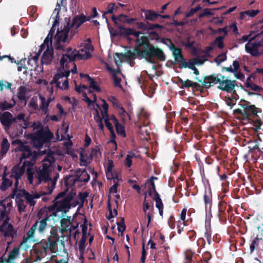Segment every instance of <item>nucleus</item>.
I'll return each mask as SVG.
<instances>
[{"label": "nucleus", "mask_w": 263, "mask_h": 263, "mask_svg": "<svg viewBox=\"0 0 263 263\" xmlns=\"http://www.w3.org/2000/svg\"><path fill=\"white\" fill-rule=\"evenodd\" d=\"M40 99L41 101L40 109H44L45 108H48L49 105V104L51 102V99H49L47 101H46L45 98L42 96H40Z\"/></svg>", "instance_id": "nucleus-47"}, {"label": "nucleus", "mask_w": 263, "mask_h": 263, "mask_svg": "<svg viewBox=\"0 0 263 263\" xmlns=\"http://www.w3.org/2000/svg\"><path fill=\"white\" fill-rule=\"evenodd\" d=\"M227 60L226 53H222L219 54L214 60L215 62L219 65L221 63Z\"/></svg>", "instance_id": "nucleus-51"}, {"label": "nucleus", "mask_w": 263, "mask_h": 263, "mask_svg": "<svg viewBox=\"0 0 263 263\" xmlns=\"http://www.w3.org/2000/svg\"><path fill=\"white\" fill-rule=\"evenodd\" d=\"M233 68L231 66L228 67H222L221 68L222 71H227L232 73H234L238 70L240 67L239 62L237 60H235L233 62Z\"/></svg>", "instance_id": "nucleus-31"}, {"label": "nucleus", "mask_w": 263, "mask_h": 263, "mask_svg": "<svg viewBox=\"0 0 263 263\" xmlns=\"http://www.w3.org/2000/svg\"><path fill=\"white\" fill-rule=\"evenodd\" d=\"M44 208L47 210L49 215H50V217L53 216L52 215L53 213L57 211V205L55 203V201L54 200L53 203L52 205L49 206L48 208H46V207Z\"/></svg>", "instance_id": "nucleus-52"}, {"label": "nucleus", "mask_w": 263, "mask_h": 263, "mask_svg": "<svg viewBox=\"0 0 263 263\" xmlns=\"http://www.w3.org/2000/svg\"><path fill=\"white\" fill-rule=\"evenodd\" d=\"M260 12L259 10H248L240 12V18L243 20L245 18V15H248L251 17H255Z\"/></svg>", "instance_id": "nucleus-35"}, {"label": "nucleus", "mask_w": 263, "mask_h": 263, "mask_svg": "<svg viewBox=\"0 0 263 263\" xmlns=\"http://www.w3.org/2000/svg\"><path fill=\"white\" fill-rule=\"evenodd\" d=\"M36 177L38 179V184L41 183L42 182H47L51 180L49 168L44 165L42 169L36 171Z\"/></svg>", "instance_id": "nucleus-15"}, {"label": "nucleus", "mask_w": 263, "mask_h": 263, "mask_svg": "<svg viewBox=\"0 0 263 263\" xmlns=\"http://www.w3.org/2000/svg\"><path fill=\"white\" fill-rule=\"evenodd\" d=\"M203 199L205 206H206L208 204L211 205L212 202V196L211 191L209 190V191H205Z\"/></svg>", "instance_id": "nucleus-40"}, {"label": "nucleus", "mask_w": 263, "mask_h": 263, "mask_svg": "<svg viewBox=\"0 0 263 263\" xmlns=\"http://www.w3.org/2000/svg\"><path fill=\"white\" fill-rule=\"evenodd\" d=\"M240 106L243 108V111L248 114V119L251 116H257L258 112H261V109L256 107L254 105L251 104L250 102L244 99H241L239 102Z\"/></svg>", "instance_id": "nucleus-10"}, {"label": "nucleus", "mask_w": 263, "mask_h": 263, "mask_svg": "<svg viewBox=\"0 0 263 263\" xmlns=\"http://www.w3.org/2000/svg\"><path fill=\"white\" fill-rule=\"evenodd\" d=\"M37 220L35 222H38V231L40 233H44L47 228V221L50 220V215L45 208L41 209L36 215Z\"/></svg>", "instance_id": "nucleus-8"}, {"label": "nucleus", "mask_w": 263, "mask_h": 263, "mask_svg": "<svg viewBox=\"0 0 263 263\" xmlns=\"http://www.w3.org/2000/svg\"><path fill=\"white\" fill-rule=\"evenodd\" d=\"M0 122L6 132L8 131L11 125L15 123V119L11 113L9 111L3 112L0 117Z\"/></svg>", "instance_id": "nucleus-11"}, {"label": "nucleus", "mask_w": 263, "mask_h": 263, "mask_svg": "<svg viewBox=\"0 0 263 263\" xmlns=\"http://www.w3.org/2000/svg\"><path fill=\"white\" fill-rule=\"evenodd\" d=\"M111 18L113 21L115 26L118 28V26H119L118 25V22L119 21L124 24L126 23L127 16L123 14H121L117 16H115V15H112L111 17Z\"/></svg>", "instance_id": "nucleus-30"}, {"label": "nucleus", "mask_w": 263, "mask_h": 263, "mask_svg": "<svg viewBox=\"0 0 263 263\" xmlns=\"http://www.w3.org/2000/svg\"><path fill=\"white\" fill-rule=\"evenodd\" d=\"M116 132L118 135L122 136L123 138L126 137V134L125 132V127L121 123L115 126Z\"/></svg>", "instance_id": "nucleus-43"}, {"label": "nucleus", "mask_w": 263, "mask_h": 263, "mask_svg": "<svg viewBox=\"0 0 263 263\" xmlns=\"http://www.w3.org/2000/svg\"><path fill=\"white\" fill-rule=\"evenodd\" d=\"M161 42L166 45L172 52L179 48L175 46V44L170 39L162 38L161 39Z\"/></svg>", "instance_id": "nucleus-37"}, {"label": "nucleus", "mask_w": 263, "mask_h": 263, "mask_svg": "<svg viewBox=\"0 0 263 263\" xmlns=\"http://www.w3.org/2000/svg\"><path fill=\"white\" fill-rule=\"evenodd\" d=\"M53 138V134L50 131L48 126L42 128L31 136L33 146L40 150L44 143L49 142Z\"/></svg>", "instance_id": "nucleus-4"}, {"label": "nucleus", "mask_w": 263, "mask_h": 263, "mask_svg": "<svg viewBox=\"0 0 263 263\" xmlns=\"http://www.w3.org/2000/svg\"><path fill=\"white\" fill-rule=\"evenodd\" d=\"M19 254L20 248L18 247H15L13 248L12 250L9 252L7 257H5L4 260L3 257H2L3 260L2 263H3L4 261L6 263H11L12 260L18 256Z\"/></svg>", "instance_id": "nucleus-25"}, {"label": "nucleus", "mask_w": 263, "mask_h": 263, "mask_svg": "<svg viewBox=\"0 0 263 263\" xmlns=\"http://www.w3.org/2000/svg\"><path fill=\"white\" fill-rule=\"evenodd\" d=\"M69 59V62L71 63L74 62L76 58H77L79 60H85V55L83 54L80 53L78 50H76V52L72 56H71L70 58L67 57Z\"/></svg>", "instance_id": "nucleus-42"}, {"label": "nucleus", "mask_w": 263, "mask_h": 263, "mask_svg": "<svg viewBox=\"0 0 263 263\" xmlns=\"http://www.w3.org/2000/svg\"><path fill=\"white\" fill-rule=\"evenodd\" d=\"M255 37H251L245 45L246 51L252 57H258L263 54V43L261 41H254Z\"/></svg>", "instance_id": "nucleus-6"}, {"label": "nucleus", "mask_w": 263, "mask_h": 263, "mask_svg": "<svg viewBox=\"0 0 263 263\" xmlns=\"http://www.w3.org/2000/svg\"><path fill=\"white\" fill-rule=\"evenodd\" d=\"M112 76V78L114 80V85L116 87L122 88V86L121 85V79L119 77H118L117 75L114 74Z\"/></svg>", "instance_id": "nucleus-61"}, {"label": "nucleus", "mask_w": 263, "mask_h": 263, "mask_svg": "<svg viewBox=\"0 0 263 263\" xmlns=\"http://www.w3.org/2000/svg\"><path fill=\"white\" fill-rule=\"evenodd\" d=\"M137 29H140L144 31H149L150 30H155L159 29L160 30L164 29V27L158 24H151L147 21L146 23L142 22H137L135 24Z\"/></svg>", "instance_id": "nucleus-13"}, {"label": "nucleus", "mask_w": 263, "mask_h": 263, "mask_svg": "<svg viewBox=\"0 0 263 263\" xmlns=\"http://www.w3.org/2000/svg\"><path fill=\"white\" fill-rule=\"evenodd\" d=\"M202 9L201 7L198 5L196 7L192 8L190 11L186 14V16L187 17H191L195 13Z\"/></svg>", "instance_id": "nucleus-57"}, {"label": "nucleus", "mask_w": 263, "mask_h": 263, "mask_svg": "<svg viewBox=\"0 0 263 263\" xmlns=\"http://www.w3.org/2000/svg\"><path fill=\"white\" fill-rule=\"evenodd\" d=\"M13 107V105L10 103L8 102L7 101L0 102V110L3 111L9 110Z\"/></svg>", "instance_id": "nucleus-45"}, {"label": "nucleus", "mask_w": 263, "mask_h": 263, "mask_svg": "<svg viewBox=\"0 0 263 263\" xmlns=\"http://www.w3.org/2000/svg\"><path fill=\"white\" fill-rule=\"evenodd\" d=\"M69 219L62 218L61 220V231L62 232H68L69 230V226L71 224V222L70 220V217H68Z\"/></svg>", "instance_id": "nucleus-34"}, {"label": "nucleus", "mask_w": 263, "mask_h": 263, "mask_svg": "<svg viewBox=\"0 0 263 263\" xmlns=\"http://www.w3.org/2000/svg\"><path fill=\"white\" fill-rule=\"evenodd\" d=\"M173 56L174 58L175 62L179 65L180 68H186L185 65H189V61L186 62L182 54V49L177 48L172 52Z\"/></svg>", "instance_id": "nucleus-14"}, {"label": "nucleus", "mask_w": 263, "mask_h": 263, "mask_svg": "<svg viewBox=\"0 0 263 263\" xmlns=\"http://www.w3.org/2000/svg\"><path fill=\"white\" fill-rule=\"evenodd\" d=\"M88 193L85 192H79L78 194V199L80 200V207H82L84 203L85 202V199L88 197Z\"/></svg>", "instance_id": "nucleus-46"}, {"label": "nucleus", "mask_w": 263, "mask_h": 263, "mask_svg": "<svg viewBox=\"0 0 263 263\" xmlns=\"http://www.w3.org/2000/svg\"><path fill=\"white\" fill-rule=\"evenodd\" d=\"M22 197H24L27 200V203L32 206H34L36 202L34 200V197L31 194L25 190H23L20 192Z\"/></svg>", "instance_id": "nucleus-28"}, {"label": "nucleus", "mask_w": 263, "mask_h": 263, "mask_svg": "<svg viewBox=\"0 0 263 263\" xmlns=\"http://www.w3.org/2000/svg\"><path fill=\"white\" fill-rule=\"evenodd\" d=\"M69 32V22L68 21L66 25L64 26L63 29L61 31L58 30L55 37L57 39L56 42L54 44V47L56 50H64V45L61 43H65L68 37V33Z\"/></svg>", "instance_id": "nucleus-7"}, {"label": "nucleus", "mask_w": 263, "mask_h": 263, "mask_svg": "<svg viewBox=\"0 0 263 263\" xmlns=\"http://www.w3.org/2000/svg\"><path fill=\"white\" fill-rule=\"evenodd\" d=\"M211 235H212V234H211V231L210 229H208L206 228L205 232L204 233V237L206 239L209 245H210L211 243V239H212Z\"/></svg>", "instance_id": "nucleus-62"}, {"label": "nucleus", "mask_w": 263, "mask_h": 263, "mask_svg": "<svg viewBox=\"0 0 263 263\" xmlns=\"http://www.w3.org/2000/svg\"><path fill=\"white\" fill-rule=\"evenodd\" d=\"M258 238L257 237H256L254 239V240L252 241L250 245V253H252L253 251H254L256 247L258 246Z\"/></svg>", "instance_id": "nucleus-60"}, {"label": "nucleus", "mask_w": 263, "mask_h": 263, "mask_svg": "<svg viewBox=\"0 0 263 263\" xmlns=\"http://www.w3.org/2000/svg\"><path fill=\"white\" fill-rule=\"evenodd\" d=\"M249 144H254L253 145H249V152L251 154H253L255 151H257L259 152H261L260 148L259 147V143L257 140L252 141L249 142Z\"/></svg>", "instance_id": "nucleus-38"}, {"label": "nucleus", "mask_w": 263, "mask_h": 263, "mask_svg": "<svg viewBox=\"0 0 263 263\" xmlns=\"http://www.w3.org/2000/svg\"><path fill=\"white\" fill-rule=\"evenodd\" d=\"M135 156L134 153L128 154L126 155V158L125 159V165L127 167H130L132 165V158Z\"/></svg>", "instance_id": "nucleus-53"}, {"label": "nucleus", "mask_w": 263, "mask_h": 263, "mask_svg": "<svg viewBox=\"0 0 263 263\" xmlns=\"http://www.w3.org/2000/svg\"><path fill=\"white\" fill-rule=\"evenodd\" d=\"M70 72V70H67L66 71H64V72L61 71L58 72L53 76V79L51 81L50 84L52 85L55 84L57 87L62 88L60 86L61 83L60 79L63 80V79H68Z\"/></svg>", "instance_id": "nucleus-18"}, {"label": "nucleus", "mask_w": 263, "mask_h": 263, "mask_svg": "<svg viewBox=\"0 0 263 263\" xmlns=\"http://www.w3.org/2000/svg\"><path fill=\"white\" fill-rule=\"evenodd\" d=\"M157 179H158L157 177L152 176L149 179L146 180V183H149L150 185V186L148 189L147 193L151 197L153 196V193H154V195H156L157 193H158L156 190L155 184L154 183V180Z\"/></svg>", "instance_id": "nucleus-26"}, {"label": "nucleus", "mask_w": 263, "mask_h": 263, "mask_svg": "<svg viewBox=\"0 0 263 263\" xmlns=\"http://www.w3.org/2000/svg\"><path fill=\"white\" fill-rule=\"evenodd\" d=\"M76 50V49L73 50L72 48L69 47L66 49V53L63 54L60 61V65L63 69H67L69 68L68 67V64L70 63V62H69V59L68 58H67V57L70 58L71 56L73 55V54H74Z\"/></svg>", "instance_id": "nucleus-19"}, {"label": "nucleus", "mask_w": 263, "mask_h": 263, "mask_svg": "<svg viewBox=\"0 0 263 263\" xmlns=\"http://www.w3.org/2000/svg\"><path fill=\"white\" fill-rule=\"evenodd\" d=\"M204 62V60L199 59L198 58H193V59H190L189 60L188 64L189 65H193V66H195L196 64L202 65L203 64Z\"/></svg>", "instance_id": "nucleus-55"}, {"label": "nucleus", "mask_w": 263, "mask_h": 263, "mask_svg": "<svg viewBox=\"0 0 263 263\" xmlns=\"http://www.w3.org/2000/svg\"><path fill=\"white\" fill-rule=\"evenodd\" d=\"M10 147V144L7 138H4L3 139L1 144V153L2 154H6L8 151Z\"/></svg>", "instance_id": "nucleus-41"}, {"label": "nucleus", "mask_w": 263, "mask_h": 263, "mask_svg": "<svg viewBox=\"0 0 263 263\" xmlns=\"http://www.w3.org/2000/svg\"><path fill=\"white\" fill-rule=\"evenodd\" d=\"M219 84L218 89L229 93L236 95L235 88L237 85L236 80H231L221 74L213 73L209 76H204L202 85L204 88L209 89L212 86Z\"/></svg>", "instance_id": "nucleus-3"}, {"label": "nucleus", "mask_w": 263, "mask_h": 263, "mask_svg": "<svg viewBox=\"0 0 263 263\" xmlns=\"http://www.w3.org/2000/svg\"><path fill=\"white\" fill-rule=\"evenodd\" d=\"M27 163L28 160H25L22 163L20 162L17 165L14 166L11 170V174L10 177L14 178L15 180L14 182L15 189L17 188L18 180L24 174Z\"/></svg>", "instance_id": "nucleus-9"}, {"label": "nucleus", "mask_w": 263, "mask_h": 263, "mask_svg": "<svg viewBox=\"0 0 263 263\" xmlns=\"http://www.w3.org/2000/svg\"><path fill=\"white\" fill-rule=\"evenodd\" d=\"M76 178L74 179V181L76 182H88L90 179V175L87 173L86 171L84 169L83 171H81L80 168H79L76 172Z\"/></svg>", "instance_id": "nucleus-23"}, {"label": "nucleus", "mask_w": 263, "mask_h": 263, "mask_svg": "<svg viewBox=\"0 0 263 263\" xmlns=\"http://www.w3.org/2000/svg\"><path fill=\"white\" fill-rule=\"evenodd\" d=\"M152 198L156 202V207L157 209L163 208V204L159 193H157L156 195H154Z\"/></svg>", "instance_id": "nucleus-44"}, {"label": "nucleus", "mask_w": 263, "mask_h": 263, "mask_svg": "<svg viewBox=\"0 0 263 263\" xmlns=\"http://www.w3.org/2000/svg\"><path fill=\"white\" fill-rule=\"evenodd\" d=\"M3 181L0 186V189L2 191H6L9 187L11 186L12 184V181L10 179L6 178V174H4L3 176Z\"/></svg>", "instance_id": "nucleus-33"}, {"label": "nucleus", "mask_w": 263, "mask_h": 263, "mask_svg": "<svg viewBox=\"0 0 263 263\" xmlns=\"http://www.w3.org/2000/svg\"><path fill=\"white\" fill-rule=\"evenodd\" d=\"M179 82L181 83V85L180 86L181 88H189L191 87L192 81L187 79L186 81H183L181 78H179Z\"/></svg>", "instance_id": "nucleus-49"}, {"label": "nucleus", "mask_w": 263, "mask_h": 263, "mask_svg": "<svg viewBox=\"0 0 263 263\" xmlns=\"http://www.w3.org/2000/svg\"><path fill=\"white\" fill-rule=\"evenodd\" d=\"M15 197V200L18 204V208L20 211H24L26 208V206L24 204V200L21 198L22 196L21 193H17V189H14L11 195V197L14 198Z\"/></svg>", "instance_id": "nucleus-24"}, {"label": "nucleus", "mask_w": 263, "mask_h": 263, "mask_svg": "<svg viewBox=\"0 0 263 263\" xmlns=\"http://www.w3.org/2000/svg\"><path fill=\"white\" fill-rule=\"evenodd\" d=\"M149 31H150L148 32V36H147L148 39L149 38L152 40H158L159 39V35L157 31L154 30H150Z\"/></svg>", "instance_id": "nucleus-56"}, {"label": "nucleus", "mask_w": 263, "mask_h": 263, "mask_svg": "<svg viewBox=\"0 0 263 263\" xmlns=\"http://www.w3.org/2000/svg\"><path fill=\"white\" fill-rule=\"evenodd\" d=\"M182 44L186 48H192L194 47V42H191L190 41V37L188 36L186 38V42H183Z\"/></svg>", "instance_id": "nucleus-64"}, {"label": "nucleus", "mask_w": 263, "mask_h": 263, "mask_svg": "<svg viewBox=\"0 0 263 263\" xmlns=\"http://www.w3.org/2000/svg\"><path fill=\"white\" fill-rule=\"evenodd\" d=\"M223 39L224 36H219L216 39L214 44H216L219 49H222L224 47Z\"/></svg>", "instance_id": "nucleus-54"}, {"label": "nucleus", "mask_w": 263, "mask_h": 263, "mask_svg": "<svg viewBox=\"0 0 263 263\" xmlns=\"http://www.w3.org/2000/svg\"><path fill=\"white\" fill-rule=\"evenodd\" d=\"M76 195V192L72 190L66 196H65L63 199L67 201L69 204H70V202L72 201Z\"/></svg>", "instance_id": "nucleus-48"}, {"label": "nucleus", "mask_w": 263, "mask_h": 263, "mask_svg": "<svg viewBox=\"0 0 263 263\" xmlns=\"http://www.w3.org/2000/svg\"><path fill=\"white\" fill-rule=\"evenodd\" d=\"M245 86L247 88H250L251 90L256 91L257 92H262L263 91V88L256 85L255 84L245 83Z\"/></svg>", "instance_id": "nucleus-39"}, {"label": "nucleus", "mask_w": 263, "mask_h": 263, "mask_svg": "<svg viewBox=\"0 0 263 263\" xmlns=\"http://www.w3.org/2000/svg\"><path fill=\"white\" fill-rule=\"evenodd\" d=\"M33 165L34 162L28 160V163L26 165V170L28 180L30 183H32L33 180L34 173L32 172Z\"/></svg>", "instance_id": "nucleus-27"}, {"label": "nucleus", "mask_w": 263, "mask_h": 263, "mask_svg": "<svg viewBox=\"0 0 263 263\" xmlns=\"http://www.w3.org/2000/svg\"><path fill=\"white\" fill-rule=\"evenodd\" d=\"M0 232L4 233L5 237H13L14 228L12 224L8 223L7 220H5L3 224L0 226Z\"/></svg>", "instance_id": "nucleus-20"}, {"label": "nucleus", "mask_w": 263, "mask_h": 263, "mask_svg": "<svg viewBox=\"0 0 263 263\" xmlns=\"http://www.w3.org/2000/svg\"><path fill=\"white\" fill-rule=\"evenodd\" d=\"M135 46L133 51L128 50L124 53H116V55H121L127 60H133L136 58L144 59L149 63L155 64L156 60L163 62L166 60L165 55L162 49L152 44L148 39H137L135 40Z\"/></svg>", "instance_id": "nucleus-1"}, {"label": "nucleus", "mask_w": 263, "mask_h": 263, "mask_svg": "<svg viewBox=\"0 0 263 263\" xmlns=\"http://www.w3.org/2000/svg\"><path fill=\"white\" fill-rule=\"evenodd\" d=\"M59 240L58 232L56 229L52 228L47 239H43L34 245L33 249L36 255V259L40 260L48 254L55 253L58 250Z\"/></svg>", "instance_id": "nucleus-2"}, {"label": "nucleus", "mask_w": 263, "mask_h": 263, "mask_svg": "<svg viewBox=\"0 0 263 263\" xmlns=\"http://www.w3.org/2000/svg\"><path fill=\"white\" fill-rule=\"evenodd\" d=\"M124 218H122L121 221L120 222H117V226H118L117 229L119 232L122 233L125 230L126 226L124 223Z\"/></svg>", "instance_id": "nucleus-58"}, {"label": "nucleus", "mask_w": 263, "mask_h": 263, "mask_svg": "<svg viewBox=\"0 0 263 263\" xmlns=\"http://www.w3.org/2000/svg\"><path fill=\"white\" fill-rule=\"evenodd\" d=\"M37 226H38V222H35L32 225L31 229L27 233L26 236L24 237V238H23V242H26L28 239L32 238L34 237V233H35V230L37 229Z\"/></svg>", "instance_id": "nucleus-32"}, {"label": "nucleus", "mask_w": 263, "mask_h": 263, "mask_svg": "<svg viewBox=\"0 0 263 263\" xmlns=\"http://www.w3.org/2000/svg\"><path fill=\"white\" fill-rule=\"evenodd\" d=\"M195 79L199 82L201 83V84H199L197 82H192L191 87L195 88L196 89H198V88H204V86L202 85V82H203L202 79H199L198 77H196Z\"/></svg>", "instance_id": "nucleus-59"}, {"label": "nucleus", "mask_w": 263, "mask_h": 263, "mask_svg": "<svg viewBox=\"0 0 263 263\" xmlns=\"http://www.w3.org/2000/svg\"><path fill=\"white\" fill-rule=\"evenodd\" d=\"M55 203L57 205V211L52 214V215L54 217L58 216V213L59 212H61L63 214H65L70 208V204H69L63 199L59 201H55Z\"/></svg>", "instance_id": "nucleus-17"}, {"label": "nucleus", "mask_w": 263, "mask_h": 263, "mask_svg": "<svg viewBox=\"0 0 263 263\" xmlns=\"http://www.w3.org/2000/svg\"><path fill=\"white\" fill-rule=\"evenodd\" d=\"M119 9V6L117 5H116L115 3H109L107 8L106 10L105 11L103 14V17L105 18L106 22L108 25V18L105 16V15L108 14H111L114 12V11H117Z\"/></svg>", "instance_id": "nucleus-29"}, {"label": "nucleus", "mask_w": 263, "mask_h": 263, "mask_svg": "<svg viewBox=\"0 0 263 263\" xmlns=\"http://www.w3.org/2000/svg\"><path fill=\"white\" fill-rule=\"evenodd\" d=\"M89 87L92 88L96 92H100L101 91L100 87L97 85V82L92 79L89 81Z\"/></svg>", "instance_id": "nucleus-50"}, {"label": "nucleus", "mask_w": 263, "mask_h": 263, "mask_svg": "<svg viewBox=\"0 0 263 263\" xmlns=\"http://www.w3.org/2000/svg\"><path fill=\"white\" fill-rule=\"evenodd\" d=\"M110 34L113 36H123L129 40H131L129 37V35H133L136 37L135 40H137L138 38L139 39L142 38L148 39L147 36L140 35L141 34H144V33L140 31H137L135 29L130 28H125L121 25L118 26L117 29L115 30L114 33H111L110 32Z\"/></svg>", "instance_id": "nucleus-5"}, {"label": "nucleus", "mask_w": 263, "mask_h": 263, "mask_svg": "<svg viewBox=\"0 0 263 263\" xmlns=\"http://www.w3.org/2000/svg\"><path fill=\"white\" fill-rule=\"evenodd\" d=\"M27 90L26 87L24 86H21L18 89L17 97L21 101H24L25 103L27 102V98L26 95L27 93Z\"/></svg>", "instance_id": "nucleus-36"}, {"label": "nucleus", "mask_w": 263, "mask_h": 263, "mask_svg": "<svg viewBox=\"0 0 263 263\" xmlns=\"http://www.w3.org/2000/svg\"><path fill=\"white\" fill-rule=\"evenodd\" d=\"M21 150L22 152V156L20 158L21 163L23 159H29L31 161L35 162L36 158V153L32 152L29 146L22 145L21 146Z\"/></svg>", "instance_id": "nucleus-12"}, {"label": "nucleus", "mask_w": 263, "mask_h": 263, "mask_svg": "<svg viewBox=\"0 0 263 263\" xmlns=\"http://www.w3.org/2000/svg\"><path fill=\"white\" fill-rule=\"evenodd\" d=\"M87 21H89V19H87V17L83 13L75 15L72 18V23L69 25V29L76 27L74 32H77L78 28Z\"/></svg>", "instance_id": "nucleus-16"}, {"label": "nucleus", "mask_w": 263, "mask_h": 263, "mask_svg": "<svg viewBox=\"0 0 263 263\" xmlns=\"http://www.w3.org/2000/svg\"><path fill=\"white\" fill-rule=\"evenodd\" d=\"M142 12L144 14V18L145 21L152 22H156L159 21L160 22H163V21L159 20L160 14L155 12L153 10L144 9Z\"/></svg>", "instance_id": "nucleus-22"}, {"label": "nucleus", "mask_w": 263, "mask_h": 263, "mask_svg": "<svg viewBox=\"0 0 263 263\" xmlns=\"http://www.w3.org/2000/svg\"><path fill=\"white\" fill-rule=\"evenodd\" d=\"M234 112L236 114L240 115L243 119H248V114L246 113L243 109L242 110L240 108L236 109L234 110Z\"/></svg>", "instance_id": "nucleus-63"}, {"label": "nucleus", "mask_w": 263, "mask_h": 263, "mask_svg": "<svg viewBox=\"0 0 263 263\" xmlns=\"http://www.w3.org/2000/svg\"><path fill=\"white\" fill-rule=\"evenodd\" d=\"M53 58V49L52 45H50V47H48L44 52L42 57L41 63L43 64L49 65L51 63Z\"/></svg>", "instance_id": "nucleus-21"}]
</instances>
